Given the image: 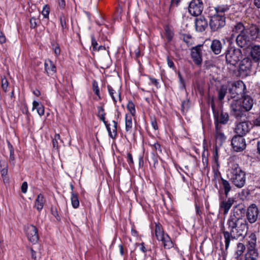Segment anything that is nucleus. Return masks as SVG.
I'll list each match as a JSON object with an SVG mask.
<instances>
[{"mask_svg": "<svg viewBox=\"0 0 260 260\" xmlns=\"http://www.w3.org/2000/svg\"><path fill=\"white\" fill-rule=\"evenodd\" d=\"M211 49L215 54H219L221 52V44L220 41L214 40L211 45Z\"/></svg>", "mask_w": 260, "mask_h": 260, "instance_id": "nucleus-28", "label": "nucleus"}, {"mask_svg": "<svg viewBox=\"0 0 260 260\" xmlns=\"http://www.w3.org/2000/svg\"><path fill=\"white\" fill-rule=\"evenodd\" d=\"M38 20L35 17H31L30 20V24L31 28H36L39 23Z\"/></svg>", "mask_w": 260, "mask_h": 260, "instance_id": "nucleus-47", "label": "nucleus"}, {"mask_svg": "<svg viewBox=\"0 0 260 260\" xmlns=\"http://www.w3.org/2000/svg\"><path fill=\"white\" fill-rule=\"evenodd\" d=\"M229 6L227 5H222L217 6L214 8L215 14L217 16H225V13L229 10Z\"/></svg>", "mask_w": 260, "mask_h": 260, "instance_id": "nucleus-27", "label": "nucleus"}, {"mask_svg": "<svg viewBox=\"0 0 260 260\" xmlns=\"http://www.w3.org/2000/svg\"><path fill=\"white\" fill-rule=\"evenodd\" d=\"M49 13H50V7L48 5H45L43 7L42 14L43 15L44 18H47L49 17Z\"/></svg>", "mask_w": 260, "mask_h": 260, "instance_id": "nucleus-44", "label": "nucleus"}, {"mask_svg": "<svg viewBox=\"0 0 260 260\" xmlns=\"http://www.w3.org/2000/svg\"><path fill=\"white\" fill-rule=\"evenodd\" d=\"M149 79L150 81V83H149V84H153L155 85L157 88H158L159 87V82L157 79L152 78L150 76H149Z\"/></svg>", "mask_w": 260, "mask_h": 260, "instance_id": "nucleus-51", "label": "nucleus"}, {"mask_svg": "<svg viewBox=\"0 0 260 260\" xmlns=\"http://www.w3.org/2000/svg\"><path fill=\"white\" fill-rule=\"evenodd\" d=\"M92 87L94 93L99 97V99H101V98L100 96V89L99 87L98 82L96 81L93 80L92 81Z\"/></svg>", "mask_w": 260, "mask_h": 260, "instance_id": "nucleus-40", "label": "nucleus"}, {"mask_svg": "<svg viewBox=\"0 0 260 260\" xmlns=\"http://www.w3.org/2000/svg\"><path fill=\"white\" fill-rule=\"evenodd\" d=\"M201 47V45H198L192 47L191 49V57L197 66H201L202 63Z\"/></svg>", "mask_w": 260, "mask_h": 260, "instance_id": "nucleus-14", "label": "nucleus"}, {"mask_svg": "<svg viewBox=\"0 0 260 260\" xmlns=\"http://www.w3.org/2000/svg\"><path fill=\"white\" fill-rule=\"evenodd\" d=\"M227 87L225 85H221L220 87V89L218 91V99L219 100H222L226 93H227Z\"/></svg>", "mask_w": 260, "mask_h": 260, "instance_id": "nucleus-38", "label": "nucleus"}, {"mask_svg": "<svg viewBox=\"0 0 260 260\" xmlns=\"http://www.w3.org/2000/svg\"><path fill=\"white\" fill-rule=\"evenodd\" d=\"M231 145L236 152H241L246 148V142L243 137L236 135L232 139Z\"/></svg>", "mask_w": 260, "mask_h": 260, "instance_id": "nucleus-12", "label": "nucleus"}, {"mask_svg": "<svg viewBox=\"0 0 260 260\" xmlns=\"http://www.w3.org/2000/svg\"><path fill=\"white\" fill-rule=\"evenodd\" d=\"M125 131L127 133L131 132L133 122L131 115L126 114L125 116Z\"/></svg>", "mask_w": 260, "mask_h": 260, "instance_id": "nucleus-34", "label": "nucleus"}, {"mask_svg": "<svg viewBox=\"0 0 260 260\" xmlns=\"http://www.w3.org/2000/svg\"><path fill=\"white\" fill-rule=\"evenodd\" d=\"M37 109V112L40 116L44 115L45 110L43 105L38 102L34 101L32 103V110Z\"/></svg>", "mask_w": 260, "mask_h": 260, "instance_id": "nucleus-32", "label": "nucleus"}, {"mask_svg": "<svg viewBox=\"0 0 260 260\" xmlns=\"http://www.w3.org/2000/svg\"><path fill=\"white\" fill-rule=\"evenodd\" d=\"M252 127V123L249 121L237 122L234 128L235 133L241 137L246 135Z\"/></svg>", "mask_w": 260, "mask_h": 260, "instance_id": "nucleus-6", "label": "nucleus"}, {"mask_svg": "<svg viewBox=\"0 0 260 260\" xmlns=\"http://www.w3.org/2000/svg\"><path fill=\"white\" fill-rule=\"evenodd\" d=\"M178 76L179 78V88L181 90H185L186 89L185 81L180 73H178Z\"/></svg>", "mask_w": 260, "mask_h": 260, "instance_id": "nucleus-41", "label": "nucleus"}, {"mask_svg": "<svg viewBox=\"0 0 260 260\" xmlns=\"http://www.w3.org/2000/svg\"><path fill=\"white\" fill-rule=\"evenodd\" d=\"M203 7L202 0H192L188 6V12L192 16H198L202 13Z\"/></svg>", "mask_w": 260, "mask_h": 260, "instance_id": "nucleus-8", "label": "nucleus"}, {"mask_svg": "<svg viewBox=\"0 0 260 260\" xmlns=\"http://www.w3.org/2000/svg\"><path fill=\"white\" fill-rule=\"evenodd\" d=\"M183 40L188 46H190L192 44L193 40L192 37L189 34L183 35Z\"/></svg>", "mask_w": 260, "mask_h": 260, "instance_id": "nucleus-43", "label": "nucleus"}, {"mask_svg": "<svg viewBox=\"0 0 260 260\" xmlns=\"http://www.w3.org/2000/svg\"><path fill=\"white\" fill-rule=\"evenodd\" d=\"M258 213V208L255 205L252 204L248 207L246 216L250 223H253L256 221Z\"/></svg>", "mask_w": 260, "mask_h": 260, "instance_id": "nucleus-16", "label": "nucleus"}, {"mask_svg": "<svg viewBox=\"0 0 260 260\" xmlns=\"http://www.w3.org/2000/svg\"><path fill=\"white\" fill-rule=\"evenodd\" d=\"M112 123H113V125L111 128L110 127V124H108L107 125L106 128L108 132L109 136L110 138L113 139H115L117 135V122L115 120L112 121Z\"/></svg>", "mask_w": 260, "mask_h": 260, "instance_id": "nucleus-25", "label": "nucleus"}, {"mask_svg": "<svg viewBox=\"0 0 260 260\" xmlns=\"http://www.w3.org/2000/svg\"><path fill=\"white\" fill-rule=\"evenodd\" d=\"M91 45H92V46L93 48V50L96 51V50H97V48H98V42L93 35L91 36Z\"/></svg>", "mask_w": 260, "mask_h": 260, "instance_id": "nucleus-49", "label": "nucleus"}, {"mask_svg": "<svg viewBox=\"0 0 260 260\" xmlns=\"http://www.w3.org/2000/svg\"><path fill=\"white\" fill-rule=\"evenodd\" d=\"M225 24V16L213 15L211 17L209 25L212 31L218 30L223 27Z\"/></svg>", "mask_w": 260, "mask_h": 260, "instance_id": "nucleus-7", "label": "nucleus"}, {"mask_svg": "<svg viewBox=\"0 0 260 260\" xmlns=\"http://www.w3.org/2000/svg\"><path fill=\"white\" fill-rule=\"evenodd\" d=\"M257 32L255 27H251L250 30H247L241 34H238L236 37L237 45L241 48L246 47L250 41V39H253L255 34Z\"/></svg>", "mask_w": 260, "mask_h": 260, "instance_id": "nucleus-4", "label": "nucleus"}, {"mask_svg": "<svg viewBox=\"0 0 260 260\" xmlns=\"http://www.w3.org/2000/svg\"><path fill=\"white\" fill-rule=\"evenodd\" d=\"M60 23L62 28V31H64L68 29V25L67 22L69 21L68 18L64 14H62L59 17Z\"/></svg>", "mask_w": 260, "mask_h": 260, "instance_id": "nucleus-36", "label": "nucleus"}, {"mask_svg": "<svg viewBox=\"0 0 260 260\" xmlns=\"http://www.w3.org/2000/svg\"><path fill=\"white\" fill-rule=\"evenodd\" d=\"M6 42V38L4 34L0 30V44H3Z\"/></svg>", "mask_w": 260, "mask_h": 260, "instance_id": "nucleus-57", "label": "nucleus"}, {"mask_svg": "<svg viewBox=\"0 0 260 260\" xmlns=\"http://www.w3.org/2000/svg\"><path fill=\"white\" fill-rule=\"evenodd\" d=\"M252 62L249 57L243 58L239 65V71L244 76H248L251 73Z\"/></svg>", "mask_w": 260, "mask_h": 260, "instance_id": "nucleus-15", "label": "nucleus"}, {"mask_svg": "<svg viewBox=\"0 0 260 260\" xmlns=\"http://www.w3.org/2000/svg\"><path fill=\"white\" fill-rule=\"evenodd\" d=\"M9 86V83L7 79L4 77L2 79V87L3 89L6 92Z\"/></svg>", "mask_w": 260, "mask_h": 260, "instance_id": "nucleus-46", "label": "nucleus"}, {"mask_svg": "<svg viewBox=\"0 0 260 260\" xmlns=\"http://www.w3.org/2000/svg\"><path fill=\"white\" fill-rule=\"evenodd\" d=\"M235 202L233 198H229L227 200H223L219 203V210L223 212L224 215H226Z\"/></svg>", "mask_w": 260, "mask_h": 260, "instance_id": "nucleus-17", "label": "nucleus"}, {"mask_svg": "<svg viewBox=\"0 0 260 260\" xmlns=\"http://www.w3.org/2000/svg\"><path fill=\"white\" fill-rule=\"evenodd\" d=\"M211 108L213 110L214 117L215 119V126H216V123L218 125H219V123L225 124L228 122L229 120V116L227 113L222 111L220 114H219L218 112H216L215 110L214 105L213 104L211 105Z\"/></svg>", "mask_w": 260, "mask_h": 260, "instance_id": "nucleus-13", "label": "nucleus"}, {"mask_svg": "<svg viewBox=\"0 0 260 260\" xmlns=\"http://www.w3.org/2000/svg\"><path fill=\"white\" fill-rule=\"evenodd\" d=\"M155 235L157 240L161 241L164 247L166 249H170L174 246V243L168 234L165 233L160 223H155Z\"/></svg>", "mask_w": 260, "mask_h": 260, "instance_id": "nucleus-3", "label": "nucleus"}, {"mask_svg": "<svg viewBox=\"0 0 260 260\" xmlns=\"http://www.w3.org/2000/svg\"><path fill=\"white\" fill-rule=\"evenodd\" d=\"M164 29H165V35H166L167 40L168 42H170L171 41H172V40L174 37V31H173V29L168 25L165 26Z\"/></svg>", "mask_w": 260, "mask_h": 260, "instance_id": "nucleus-35", "label": "nucleus"}, {"mask_svg": "<svg viewBox=\"0 0 260 260\" xmlns=\"http://www.w3.org/2000/svg\"><path fill=\"white\" fill-rule=\"evenodd\" d=\"M2 168H8V165L6 161L4 160H0V169Z\"/></svg>", "mask_w": 260, "mask_h": 260, "instance_id": "nucleus-60", "label": "nucleus"}, {"mask_svg": "<svg viewBox=\"0 0 260 260\" xmlns=\"http://www.w3.org/2000/svg\"><path fill=\"white\" fill-rule=\"evenodd\" d=\"M247 249H256V238L254 234H251L247 239Z\"/></svg>", "mask_w": 260, "mask_h": 260, "instance_id": "nucleus-31", "label": "nucleus"}, {"mask_svg": "<svg viewBox=\"0 0 260 260\" xmlns=\"http://www.w3.org/2000/svg\"><path fill=\"white\" fill-rule=\"evenodd\" d=\"M14 160H15L14 150H11V151L10 152L9 161L10 162H12L13 165H14Z\"/></svg>", "mask_w": 260, "mask_h": 260, "instance_id": "nucleus-54", "label": "nucleus"}, {"mask_svg": "<svg viewBox=\"0 0 260 260\" xmlns=\"http://www.w3.org/2000/svg\"><path fill=\"white\" fill-rule=\"evenodd\" d=\"M60 137L59 134H55L52 140V144L54 148H58V140H60Z\"/></svg>", "mask_w": 260, "mask_h": 260, "instance_id": "nucleus-48", "label": "nucleus"}, {"mask_svg": "<svg viewBox=\"0 0 260 260\" xmlns=\"http://www.w3.org/2000/svg\"><path fill=\"white\" fill-rule=\"evenodd\" d=\"M241 103L244 111L248 112L252 109L254 101L250 96H244L243 97Z\"/></svg>", "mask_w": 260, "mask_h": 260, "instance_id": "nucleus-21", "label": "nucleus"}, {"mask_svg": "<svg viewBox=\"0 0 260 260\" xmlns=\"http://www.w3.org/2000/svg\"><path fill=\"white\" fill-rule=\"evenodd\" d=\"M221 185L222 189L224 191V194L226 197L229 195L230 191L231 190L232 187L229 181L221 178Z\"/></svg>", "mask_w": 260, "mask_h": 260, "instance_id": "nucleus-29", "label": "nucleus"}, {"mask_svg": "<svg viewBox=\"0 0 260 260\" xmlns=\"http://www.w3.org/2000/svg\"><path fill=\"white\" fill-rule=\"evenodd\" d=\"M27 187H28L27 183L26 182H23L22 183L21 187V191L23 193H26L27 190Z\"/></svg>", "mask_w": 260, "mask_h": 260, "instance_id": "nucleus-55", "label": "nucleus"}, {"mask_svg": "<svg viewBox=\"0 0 260 260\" xmlns=\"http://www.w3.org/2000/svg\"><path fill=\"white\" fill-rule=\"evenodd\" d=\"M247 229L245 219L235 212L231 213L226 220V228L223 227L222 230L225 250L229 247L231 241L239 238H244Z\"/></svg>", "mask_w": 260, "mask_h": 260, "instance_id": "nucleus-1", "label": "nucleus"}, {"mask_svg": "<svg viewBox=\"0 0 260 260\" xmlns=\"http://www.w3.org/2000/svg\"><path fill=\"white\" fill-rule=\"evenodd\" d=\"M58 5L60 9H64L66 6V2L64 0H57Z\"/></svg>", "mask_w": 260, "mask_h": 260, "instance_id": "nucleus-61", "label": "nucleus"}, {"mask_svg": "<svg viewBox=\"0 0 260 260\" xmlns=\"http://www.w3.org/2000/svg\"><path fill=\"white\" fill-rule=\"evenodd\" d=\"M237 95L243 96L245 93L246 86L243 81L239 80L234 83L231 89Z\"/></svg>", "mask_w": 260, "mask_h": 260, "instance_id": "nucleus-19", "label": "nucleus"}, {"mask_svg": "<svg viewBox=\"0 0 260 260\" xmlns=\"http://www.w3.org/2000/svg\"><path fill=\"white\" fill-rule=\"evenodd\" d=\"M127 162H128V164H133L134 161H133V156H132V154H131L130 153H127Z\"/></svg>", "mask_w": 260, "mask_h": 260, "instance_id": "nucleus-62", "label": "nucleus"}, {"mask_svg": "<svg viewBox=\"0 0 260 260\" xmlns=\"http://www.w3.org/2000/svg\"><path fill=\"white\" fill-rule=\"evenodd\" d=\"M127 108L133 116L136 113L135 105L132 101H128L127 104Z\"/></svg>", "mask_w": 260, "mask_h": 260, "instance_id": "nucleus-42", "label": "nucleus"}, {"mask_svg": "<svg viewBox=\"0 0 260 260\" xmlns=\"http://www.w3.org/2000/svg\"><path fill=\"white\" fill-rule=\"evenodd\" d=\"M249 29L246 28L245 26L244 25L243 23L241 22H237L233 28L232 36H235L237 34H241L243 32H244Z\"/></svg>", "mask_w": 260, "mask_h": 260, "instance_id": "nucleus-24", "label": "nucleus"}, {"mask_svg": "<svg viewBox=\"0 0 260 260\" xmlns=\"http://www.w3.org/2000/svg\"><path fill=\"white\" fill-rule=\"evenodd\" d=\"M137 246L139 247V249L142 252H143L144 253L146 252L147 250L143 242L138 244Z\"/></svg>", "mask_w": 260, "mask_h": 260, "instance_id": "nucleus-56", "label": "nucleus"}, {"mask_svg": "<svg viewBox=\"0 0 260 260\" xmlns=\"http://www.w3.org/2000/svg\"><path fill=\"white\" fill-rule=\"evenodd\" d=\"M0 170L1 175L3 177L6 176L7 175L8 168H2V169H0Z\"/></svg>", "mask_w": 260, "mask_h": 260, "instance_id": "nucleus-63", "label": "nucleus"}, {"mask_svg": "<svg viewBox=\"0 0 260 260\" xmlns=\"http://www.w3.org/2000/svg\"><path fill=\"white\" fill-rule=\"evenodd\" d=\"M245 250V245L243 243H239L237 244V248L236 252L237 257L238 258L239 256H241L243 254Z\"/></svg>", "mask_w": 260, "mask_h": 260, "instance_id": "nucleus-39", "label": "nucleus"}, {"mask_svg": "<svg viewBox=\"0 0 260 260\" xmlns=\"http://www.w3.org/2000/svg\"><path fill=\"white\" fill-rule=\"evenodd\" d=\"M242 55L240 49L231 47L225 52L226 61L230 66L235 67L242 58Z\"/></svg>", "mask_w": 260, "mask_h": 260, "instance_id": "nucleus-5", "label": "nucleus"}, {"mask_svg": "<svg viewBox=\"0 0 260 260\" xmlns=\"http://www.w3.org/2000/svg\"><path fill=\"white\" fill-rule=\"evenodd\" d=\"M108 90L109 93L111 97L112 98L113 102L114 103H116L117 101V99L119 101H121V93L119 91L118 93H116V91L113 89V88L110 86H107Z\"/></svg>", "mask_w": 260, "mask_h": 260, "instance_id": "nucleus-30", "label": "nucleus"}, {"mask_svg": "<svg viewBox=\"0 0 260 260\" xmlns=\"http://www.w3.org/2000/svg\"><path fill=\"white\" fill-rule=\"evenodd\" d=\"M25 234L28 240L32 243H36L39 240L38 229L34 225L29 224L25 229Z\"/></svg>", "mask_w": 260, "mask_h": 260, "instance_id": "nucleus-10", "label": "nucleus"}, {"mask_svg": "<svg viewBox=\"0 0 260 260\" xmlns=\"http://www.w3.org/2000/svg\"><path fill=\"white\" fill-rule=\"evenodd\" d=\"M151 124L154 129L157 130L158 129L157 121L155 118H151Z\"/></svg>", "mask_w": 260, "mask_h": 260, "instance_id": "nucleus-53", "label": "nucleus"}, {"mask_svg": "<svg viewBox=\"0 0 260 260\" xmlns=\"http://www.w3.org/2000/svg\"><path fill=\"white\" fill-rule=\"evenodd\" d=\"M51 212L52 215L56 218L57 221H60L61 219L58 214L56 207H52L51 208Z\"/></svg>", "mask_w": 260, "mask_h": 260, "instance_id": "nucleus-45", "label": "nucleus"}, {"mask_svg": "<svg viewBox=\"0 0 260 260\" xmlns=\"http://www.w3.org/2000/svg\"><path fill=\"white\" fill-rule=\"evenodd\" d=\"M44 66L45 72L48 76H52L56 73V66L52 60H46Z\"/></svg>", "mask_w": 260, "mask_h": 260, "instance_id": "nucleus-22", "label": "nucleus"}, {"mask_svg": "<svg viewBox=\"0 0 260 260\" xmlns=\"http://www.w3.org/2000/svg\"><path fill=\"white\" fill-rule=\"evenodd\" d=\"M208 25V21L204 16H200L195 19L196 29L198 31L203 32Z\"/></svg>", "mask_w": 260, "mask_h": 260, "instance_id": "nucleus-18", "label": "nucleus"}, {"mask_svg": "<svg viewBox=\"0 0 260 260\" xmlns=\"http://www.w3.org/2000/svg\"><path fill=\"white\" fill-rule=\"evenodd\" d=\"M45 202L46 200L44 195L42 193L39 194L35 202V208H36L39 212H40L43 209Z\"/></svg>", "mask_w": 260, "mask_h": 260, "instance_id": "nucleus-23", "label": "nucleus"}, {"mask_svg": "<svg viewBox=\"0 0 260 260\" xmlns=\"http://www.w3.org/2000/svg\"><path fill=\"white\" fill-rule=\"evenodd\" d=\"M215 138L216 143L221 145L226 140V137L222 132L221 125H218L216 123Z\"/></svg>", "mask_w": 260, "mask_h": 260, "instance_id": "nucleus-20", "label": "nucleus"}, {"mask_svg": "<svg viewBox=\"0 0 260 260\" xmlns=\"http://www.w3.org/2000/svg\"><path fill=\"white\" fill-rule=\"evenodd\" d=\"M203 148H204V150L202 154V158H204L205 157H208V151L207 146H205V145H204Z\"/></svg>", "mask_w": 260, "mask_h": 260, "instance_id": "nucleus-58", "label": "nucleus"}, {"mask_svg": "<svg viewBox=\"0 0 260 260\" xmlns=\"http://www.w3.org/2000/svg\"><path fill=\"white\" fill-rule=\"evenodd\" d=\"M253 123L257 126H260V115L253 120Z\"/></svg>", "mask_w": 260, "mask_h": 260, "instance_id": "nucleus-64", "label": "nucleus"}, {"mask_svg": "<svg viewBox=\"0 0 260 260\" xmlns=\"http://www.w3.org/2000/svg\"><path fill=\"white\" fill-rule=\"evenodd\" d=\"M218 149L217 146H215V149L211 158V164L214 177L218 178L221 177V173L219 171L220 163L219 161Z\"/></svg>", "mask_w": 260, "mask_h": 260, "instance_id": "nucleus-9", "label": "nucleus"}, {"mask_svg": "<svg viewBox=\"0 0 260 260\" xmlns=\"http://www.w3.org/2000/svg\"><path fill=\"white\" fill-rule=\"evenodd\" d=\"M231 110L234 117L238 119L244 115V110L241 101L233 100L231 104Z\"/></svg>", "mask_w": 260, "mask_h": 260, "instance_id": "nucleus-11", "label": "nucleus"}, {"mask_svg": "<svg viewBox=\"0 0 260 260\" xmlns=\"http://www.w3.org/2000/svg\"><path fill=\"white\" fill-rule=\"evenodd\" d=\"M238 158L230 157L228 159V177L230 181L237 188H241L246 183V173L238 164Z\"/></svg>", "mask_w": 260, "mask_h": 260, "instance_id": "nucleus-2", "label": "nucleus"}, {"mask_svg": "<svg viewBox=\"0 0 260 260\" xmlns=\"http://www.w3.org/2000/svg\"><path fill=\"white\" fill-rule=\"evenodd\" d=\"M71 199L73 207L75 209L77 208L79 206V201L77 194L74 191L71 192Z\"/></svg>", "mask_w": 260, "mask_h": 260, "instance_id": "nucleus-37", "label": "nucleus"}, {"mask_svg": "<svg viewBox=\"0 0 260 260\" xmlns=\"http://www.w3.org/2000/svg\"><path fill=\"white\" fill-rule=\"evenodd\" d=\"M251 55L255 61L260 58V46L255 45L253 46L251 50Z\"/></svg>", "mask_w": 260, "mask_h": 260, "instance_id": "nucleus-33", "label": "nucleus"}, {"mask_svg": "<svg viewBox=\"0 0 260 260\" xmlns=\"http://www.w3.org/2000/svg\"><path fill=\"white\" fill-rule=\"evenodd\" d=\"M167 60L168 66L173 70H175L176 69V67L173 60L171 59L169 56H167Z\"/></svg>", "mask_w": 260, "mask_h": 260, "instance_id": "nucleus-50", "label": "nucleus"}, {"mask_svg": "<svg viewBox=\"0 0 260 260\" xmlns=\"http://www.w3.org/2000/svg\"><path fill=\"white\" fill-rule=\"evenodd\" d=\"M98 116H101L102 115H106L104 109L102 107L99 106L98 107Z\"/></svg>", "mask_w": 260, "mask_h": 260, "instance_id": "nucleus-59", "label": "nucleus"}, {"mask_svg": "<svg viewBox=\"0 0 260 260\" xmlns=\"http://www.w3.org/2000/svg\"><path fill=\"white\" fill-rule=\"evenodd\" d=\"M150 145L153 149H154L155 151H158L159 152H161L160 145L157 142L154 143L153 144H150Z\"/></svg>", "mask_w": 260, "mask_h": 260, "instance_id": "nucleus-52", "label": "nucleus"}, {"mask_svg": "<svg viewBox=\"0 0 260 260\" xmlns=\"http://www.w3.org/2000/svg\"><path fill=\"white\" fill-rule=\"evenodd\" d=\"M245 260H258V253L257 249H247L245 255Z\"/></svg>", "mask_w": 260, "mask_h": 260, "instance_id": "nucleus-26", "label": "nucleus"}]
</instances>
